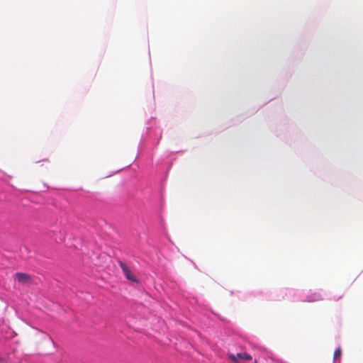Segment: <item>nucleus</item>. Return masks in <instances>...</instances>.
Here are the masks:
<instances>
[{"label": "nucleus", "mask_w": 363, "mask_h": 363, "mask_svg": "<svg viewBox=\"0 0 363 363\" xmlns=\"http://www.w3.org/2000/svg\"><path fill=\"white\" fill-rule=\"evenodd\" d=\"M14 279L23 285H30L33 284V277L26 273L17 272L14 275Z\"/></svg>", "instance_id": "obj_1"}, {"label": "nucleus", "mask_w": 363, "mask_h": 363, "mask_svg": "<svg viewBox=\"0 0 363 363\" xmlns=\"http://www.w3.org/2000/svg\"><path fill=\"white\" fill-rule=\"evenodd\" d=\"M229 358L235 363H242L245 361H250L252 356L246 352L238 353L236 354H229Z\"/></svg>", "instance_id": "obj_2"}, {"label": "nucleus", "mask_w": 363, "mask_h": 363, "mask_svg": "<svg viewBox=\"0 0 363 363\" xmlns=\"http://www.w3.org/2000/svg\"><path fill=\"white\" fill-rule=\"evenodd\" d=\"M119 265H120L125 277H126V279H128V280L132 281H135V282L137 281V279L135 278V276L134 275V274H133L131 272L130 269L128 268V267L127 266L126 264H125L124 262L121 261V262H119Z\"/></svg>", "instance_id": "obj_3"}, {"label": "nucleus", "mask_w": 363, "mask_h": 363, "mask_svg": "<svg viewBox=\"0 0 363 363\" xmlns=\"http://www.w3.org/2000/svg\"><path fill=\"white\" fill-rule=\"evenodd\" d=\"M342 354V350L340 347H338L335 350L334 352L333 359L334 360H336L337 359L340 358Z\"/></svg>", "instance_id": "obj_4"}, {"label": "nucleus", "mask_w": 363, "mask_h": 363, "mask_svg": "<svg viewBox=\"0 0 363 363\" xmlns=\"http://www.w3.org/2000/svg\"><path fill=\"white\" fill-rule=\"evenodd\" d=\"M322 298H320V296H318V298H316V299H314V301H318V300H321Z\"/></svg>", "instance_id": "obj_5"}, {"label": "nucleus", "mask_w": 363, "mask_h": 363, "mask_svg": "<svg viewBox=\"0 0 363 363\" xmlns=\"http://www.w3.org/2000/svg\"><path fill=\"white\" fill-rule=\"evenodd\" d=\"M4 361V359L2 357H0V363H1Z\"/></svg>", "instance_id": "obj_6"}]
</instances>
